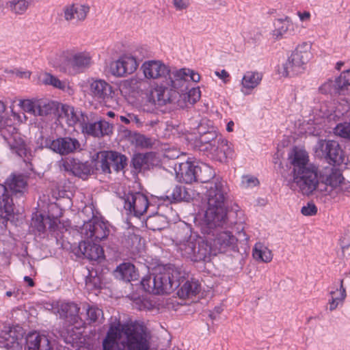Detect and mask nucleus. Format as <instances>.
I'll return each instance as SVG.
<instances>
[{"label":"nucleus","mask_w":350,"mask_h":350,"mask_svg":"<svg viewBox=\"0 0 350 350\" xmlns=\"http://www.w3.org/2000/svg\"><path fill=\"white\" fill-rule=\"evenodd\" d=\"M200 79V74L190 68L174 69L170 77L153 85L148 100L161 106L167 103L176 104L180 108L192 106L200 99V88H193L186 92L184 90L189 81L198 83Z\"/></svg>","instance_id":"1"},{"label":"nucleus","mask_w":350,"mask_h":350,"mask_svg":"<svg viewBox=\"0 0 350 350\" xmlns=\"http://www.w3.org/2000/svg\"><path fill=\"white\" fill-rule=\"evenodd\" d=\"M205 198L206 207L195 218L196 223L204 234H209L217 226H222L227 217V202L230 189L221 178H216L208 183Z\"/></svg>","instance_id":"2"},{"label":"nucleus","mask_w":350,"mask_h":350,"mask_svg":"<svg viewBox=\"0 0 350 350\" xmlns=\"http://www.w3.org/2000/svg\"><path fill=\"white\" fill-rule=\"evenodd\" d=\"M84 212H90L92 218L88 221H84L81 228L80 233L84 240L79 243V250L85 258L90 260H98L103 258L104 251L96 243L106 239L109 230L106 224L93 216V211L90 207H85L83 211V213Z\"/></svg>","instance_id":"3"},{"label":"nucleus","mask_w":350,"mask_h":350,"mask_svg":"<svg viewBox=\"0 0 350 350\" xmlns=\"http://www.w3.org/2000/svg\"><path fill=\"white\" fill-rule=\"evenodd\" d=\"M183 273L175 267H158L153 273V278L144 277L141 286L147 293L153 294H170L180 284Z\"/></svg>","instance_id":"4"},{"label":"nucleus","mask_w":350,"mask_h":350,"mask_svg":"<svg viewBox=\"0 0 350 350\" xmlns=\"http://www.w3.org/2000/svg\"><path fill=\"white\" fill-rule=\"evenodd\" d=\"M63 55L64 59L59 66V70L70 76L85 72L94 64L91 52L86 50H66L63 52Z\"/></svg>","instance_id":"5"},{"label":"nucleus","mask_w":350,"mask_h":350,"mask_svg":"<svg viewBox=\"0 0 350 350\" xmlns=\"http://www.w3.org/2000/svg\"><path fill=\"white\" fill-rule=\"evenodd\" d=\"M103 350H131V325L111 323L103 341Z\"/></svg>","instance_id":"6"},{"label":"nucleus","mask_w":350,"mask_h":350,"mask_svg":"<svg viewBox=\"0 0 350 350\" xmlns=\"http://www.w3.org/2000/svg\"><path fill=\"white\" fill-rule=\"evenodd\" d=\"M310 43L299 44L288 57L285 64L279 68L278 73L284 77H291L302 72L305 65L312 58Z\"/></svg>","instance_id":"7"},{"label":"nucleus","mask_w":350,"mask_h":350,"mask_svg":"<svg viewBox=\"0 0 350 350\" xmlns=\"http://www.w3.org/2000/svg\"><path fill=\"white\" fill-rule=\"evenodd\" d=\"M205 243L202 237L191 232L178 239L176 246L183 256L193 261H198L204 260L208 256V248L205 246Z\"/></svg>","instance_id":"8"},{"label":"nucleus","mask_w":350,"mask_h":350,"mask_svg":"<svg viewBox=\"0 0 350 350\" xmlns=\"http://www.w3.org/2000/svg\"><path fill=\"white\" fill-rule=\"evenodd\" d=\"M346 189L345 179L338 170L326 168L321 176L318 191L324 195L335 197Z\"/></svg>","instance_id":"9"},{"label":"nucleus","mask_w":350,"mask_h":350,"mask_svg":"<svg viewBox=\"0 0 350 350\" xmlns=\"http://www.w3.org/2000/svg\"><path fill=\"white\" fill-rule=\"evenodd\" d=\"M88 94L94 100L104 105L111 103L114 97L112 85L102 79L91 78L88 80Z\"/></svg>","instance_id":"10"},{"label":"nucleus","mask_w":350,"mask_h":350,"mask_svg":"<svg viewBox=\"0 0 350 350\" xmlns=\"http://www.w3.org/2000/svg\"><path fill=\"white\" fill-rule=\"evenodd\" d=\"M237 241V238L228 231L217 233L213 238H209L206 241L205 246L208 248V256L224 253L232 249Z\"/></svg>","instance_id":"11"},{"label":"nucleus","mask_w":350,"mask_h":350,"mask_svg":"<svg viewBox=\"0 0 350 350\" xmlns=\"http://www.w3.org/2000/svg\"><path fill=\"white\" fill-rule=\"evenodd\" d=\"M293 178V183L304 195L309 196L316 189L318 190L319 182L316 167L294 174Z\"/></svg>","instance_id":"12"},{"label":"nucleus","mask_w":350,"mask_h":350,"mask_svg":"<svg viewBox=\"0 0 350 350\" xmlns=\"http://www.w3.org/2000/svg\"><path fill=\"white\" fill-rule=\"evenodd\" d=\"M314 150L317 157L325 158L334 163L340 164L343 161L342 150L336 141L320 139Z\"/></svg>","instance_id":"13"},{"label":"nucleus","mask_w":350,"mask_h":350,"mask_svg":"<svg viewBox=\"0 0 350 350\" xmlns=\"http://www.w3.org/2000/svg\"><path fill=\"white\" fill-rule=\"evenodd\" d=\"M2 134L13 153L23 158L25 161L30 159L31 156V151L27 148L21 133L14 127L9 126L8 129L2 131Z\"/></svg>","instance_id":"14"},{"label":"nucleus","mask_w":350,"mask_h":350,"mask_svg":"<svg viewBox=\"0 0 350 350\" xmlns=\"http://www.w3.org/2000/svg\"><path fill=\"white\" fill-rule=\"evenodd\" d=\"M126 157L113 151H101L98 153L97 165L104 173L110 174L112 168L118 172L126 166Z\"/></svg>","instance_id":"15"},{"label":"nucleus","mask_w":350,"mask_h":350,"mask_svg":"<svg viewBox=\"0 0 350 350\" xmlns=\"http://www.w3.org/2000/svg\"><path fill=\"white\" fill-rule=\"evenodd\" d=\"M90 12L88 3H72L63 7L61 15L67 23L79 25L85 21Z\"/></svg>","instance_id":"16"},{"label":"nucleus","mask_w":350,"mask_h":350,"mask_svg":"<svg viewBox=\"0 0 350 350\" xmlns=\"http://www.w3.org/2000/svg\"><path fill=\"white\" fill-rule=\"evenodd\" d=\"M151 339L150 330L144 321L133 322V350H149Z\"/></svg>","instance_id":"17"},{"label":"nucleus","mask_w":350,"mask_h":350,"mask_svg":"<svg viewBox=\"0 0 350 350\" xmlns=\"http://www.w3.org/2000/svg\"><path fill=\"white\" fill-rule=\"evenodd\" d=\"M144 77L146 79H159L164 78L165 79L170 77L172 73L169 66L164 64L161 60H147L145 61L140 67Z\"/></svg>","instance_id":"18"},{"label":"nucleus","mask_w":350,"mask_h":350,"mask_svg":"<svg viewBox=\"0 0 350 350\" xmlns=\"http://www.w3.org/2000/svg\"><path fill=\"white\" fill-rule=\"evenodd\" d=\"M23 334V329L20 326L4 327L0 332V347L8 350L20 349Z\"/></svg>","instance_id":"19"},{"label":"nucleus","mask_w":350,"mask_h":350,"mask_svg":"<svg viewBox=\"0 0 350 350\" xmlns=\"http://www.w3.org/2000/svg\"><path fill=\"white\" fill-rule=\"evenodd\" d=\"M80 126L82 133L84 135L92 136L94 137H101L104 135H109L113 133V126L105 120L96 122H90L88 120L80 122Z\"/></svg>","instance_id":"20"},{"label":"nucleus","mask_w":350,"mask_h":350,"mask_svg":"<svg viewBox=\"0 0 350 350\" xmlns=\"http://www.w3.org/2000/svg\"><path fill=\"white\" fill-rule=\"evenodd\" d=\"M288 161L293 166V173L296 174L307 169L316 167L310 163L309 155L302 147H293L288 153Z\"/></svg>","instance_id":"21"},{"label":"nucleus","mask_w":350,"mask_h":350,"mask_svg":"<svg viewBox=\"0 0 350 350\" xmlns=\"http://www.w3.org/2000/svg\"><path fill=\"white\" fill-rule=\"evenodd\" d=\"M49 148L61 155H66L81 150L79 140L74 137H59L47 143Z\"/></svg>","instance_id":"22"},{"label":"nucleus","mask_w":350,"mask_h":350,"mask_svg":"<svg viewBox=\"0 0 350 350\" xmlns=\"http://www.w3.org/2000/svg\"><path fill=\"white\" fill-rule=\"evenodd\" d=\"M263 74L257 70H247L239 81L240 92L245 96L252 94L260 85Z\"/></svg>","instance_id":"23"},{"label":"nucleus","mask_w":350,"mask_h":350,"mask_svg":"<svg viewBox=\"0 0 350 350\" xmlns=\"http://www.w3.org/2000/svg\"><path fill=\"white\" fill-rule=\"evenodd\" d=\"M273 29L270 35L275 40H281L286 35H293L295 33L296 24L288 16L278 18L273 22Z\"/></svg>","instance_id":"24"},{"label":"nucleus","mask_w":350,"mask_h":350,"mask_svg":"<svg viewBox=\"0 0 350 350\" xmlns=\"http://www.w3.org/2000/svg\"><path fill=\"white\" fill-rule=\"evenodd\" d=\"M215 146L211 148L210 154L217 160L224 162L227 159H233L235 157L234 146L227 139L219 137Z\"/></svg>","instance_id":"25"},{"label":"nucleus","mask_w":350,"mask_h":350,"mask_svg":"<svg viewBox=\"0 0 350 350\" xmlns=\"http://www.w3.org/2000/svg\"><path fill=\"white\" fill-rule=\"evenodd\" d=\"M176 178L180 183L191 184L197 181L196 164L187 161L176 165L174 167Z\"/></svg>","instance_id":"26"},{"label":"nucleus","mask_w":350,"mask_h":350,"mask_svg":"<svg viewBox=\"0 0 350 350\" xmlns=\"http://www.w3.org/2000/svg\"><path fill=\"white\" fill-rule=\"evenodd\" d=\"M215 131H207L200 135L198 137L193 138L192 136L188 137L189 143L200 151L207 152L208 154L211 152L213 146L217 144L216 140L219 137Z\"/></svg>","instance_id":"27"},{"label":"nucleus","mask_w":350,"mask_h":350,"mask_svg":"<svg viewBox=\"0 0 350 350\" xmlns=\"http://www.w3.org/2000/svg\"><path fill=\"white\" fill-rule=\"evenodd\" d=\"M79 307L75 303L57 302L53 306L55 314H59L61 319H67L70 323H75L79 319Z\"/></svg>","instance_id":"28"},{"label":"nucleus","mask_w":350,"mask_h":350,"mask_svg":"<svg viewBox=\"0 0 350 350\" xmlns=\"http://www.w3.org/2000/svg\"><path fill=\"white\" fill-rule=\"evenodd\" d=\"M348 109L347 103L345 101L338 105L336 103H323L319 108V116L322 118L335 120L343 116Z\"/></svg>","instance_id":"29"},{"label":"nucleus","mask_w":350,"mask_h":350,"mask_svg":"<svg viewBox=\"0 0 350 350\" xmlns=\"http://www.w3.org/2000/svg\"><path fill=\"white\" fill-rule=\"evenodd\" d=\"M131 57L129 55L121 56L118 59L111 62L105 68V72L116 77H124L129 72Z\"/></svg>","instance_id":"30"},{"label":"nucleus","mask_w":350,"mask_h":350,"mask_svg":"<svg viewBox=\"0 0 350 350\" xmlns=\"http://www.w3.org/2000/svg\"><path fill=\"white\" fill-rule=\"evenodd\" d=\"M347 297L346 289L343 286V280H340L339 286H334L329 293L327 304L329 310L334 311L342 306Z\"/></svg>","instance_id":"31"},{"label":"nucleus","mask_w":350,"mask_h":350,"mask_svg":"<svg viewBox=\"0 0 350 350\" xmlns=\"http://www.w3.org/2000/svg\"><path fill=\"white\" fill-rule=\"evenodd\" d=\"M28 350H53L49 338L38 332L29 333L26 337Z\"/></svg>","instance_id":"32"},{"label":"nucleus","mask_w":350,"mask_h":350,"mask_svg":"<svg viewBox=\"0 0 350 350\" xmlns=\"http://www.w3.org/2000/svg\"><path fill=\"white\" fill-rule=\"evenodd\" d=\"M252 256L258 262L267 263L272 260L273 255L267 246L258 242L254 245Z\"/></svg>","instance_id":"33"},{"label":"nucleus","mask_w":350,"mask_h":350,"mask_svg":"<svg viewBox=\"0 0 350 350\" xmlns=\"http://www.w3.org/2000/svg\"><path fill=\"white\" fill-rule=\"evenodd\" d=\"M148 201L146 196L140 191H133V212L136 217H139L147 210Z\"/></svg>","instance_id":"34"},{"label":"nucleus","mask_w":350,"mask_h":350,"mask_svg":"<svg viewBox=\"0 0 350 350\" xmlns=\"http://www.w3.org/2000/svg\"><path fill=\"white\" fill-rule=\"evenodd\" d=\"M197 181L206 183H210L214 178H216L214 170L208 164L200 163L196 164Z\"/></svg>","instance_id":"35"},{"label":"nucleus","mask_w":350,"mask_h":350,"mask_svg":"<svg viewBox=\"0 0 350 350\" xmlns=\"http://www.w3.org/2000/svg\"><path fill=\"white\" fill-rule=\"evenodd\" d=\"M33 0H8L6 8L15 15H23L26 13Z\"/></svg>","instance_id":"36"},{"label":"nucleus","mask_w":350,"mask_h":350,"mask_svg":"<svg viewBox=\"0 0 350 350\" xmlns=\"http://www.w3.org/2000/svg\"><path fill=\"white\" fill-rule=\"evenodd\" d=\"M59 118L64 120L68 126H74L79 120V116L75 111L74 107L67 105H62L59 111Z\"/></svg>","instance_id":"37"},{"label":"nucleus","mask_w":350,"mask_h":350,"mask_svg":"<svg viewBox=\"0 0 350 350\" xmlns=\"http://www.w3.org/2000/svg\"><path fill=\"white\" fill-rule=\"evenodd\" d=\"M7 183L14 195L23 193L27 190V179L23 175H14Z\"/></svg>","instance_id":"38"},{"label":"nucleus","mask_w":350,"mask_h":350,"mask_svg":"<svg viewBox=\"0 0 350 350\" xmlns=\"http://www.w3.org/2000/svg\"><path fill=\"white\" fill-rule=\"evenodd\" d=\"M59 163L62 170L70 172L75 176H80L83 172V167H84L83 163L73 158L62 159Z\"/></svg>","instance_id":"39"},{"label":"nucleus","mask_w":350,"mask_h":350,"mask_svg":"<svg viewBox=\"0 0 350 350\" xmlns=\"http://www.w3.org/2000/svg\"><path fill=\"white\" fill-rule=\"evenodd\" d=\"M200 290V285L198 281H187L178 290V296L185 299L195 296Z\"/></svg>","instance_id":"40"},{"label":"nucleus","mask_w":350,"mask_h":350,"mask_svg":"<svg viewBox=\"0 0 350 350\" xmlns=\"http://www.w3.org/2000/svg\"><path fill=\"white\" fill-rule=\"evenodd\" d=\"M167 225V218L162 215L149 217L146 221V226L152 230H160Z\"/></svg>","instance_id":"41"},{"label":"nucleus","mask_w":350,"mask_h":350,"mask_svg":"<svg viewBox=\"0 0 350 350\" xmlns=\"http://www.w3.org/2000/svg\"><path fill=\"white\" fill-rule=\"evenodd\" d=\"M116 278L125 282H130L131 280V263L123 262L116 267L113 271Z\"/></svg>","instance_id":"42"},{"label":"nucleus","mask_w":350,"mask_h":350,"mask_svg":"<svg viewBox=\"0 0 350 350\" xmlns=\"http://www.w3.org/2000/svg\"><path fill=\"white\" fill-rule=\"evenodd\" d=\"M12 199L8 194L6 187L0 184V210H3L8 215L13 213Z\"/></svg>","instance_id":"43"},{"label":"nucleus","mask_w":350,"mask_h":350,"mask_svg":"<svg viewBox=\"0 0 350 350\" xmlns=\"http://www.w3.org/2000/svg\"><path fill=\"white\" fill-rule=\"evenodd\" d=\"M57 107L54 103L44 100H38L36 116H48L49 114L54 113Z\"/></svg>","instance_id":"44"},{"label":"nucleus","mask_w":350,"mask_h":350,"mask_svg":"<svg viewBox=\"0 0 350 350\" xmlns=\"http://www.w3.org/2000/svg\"><path fill=\"white\" fill-rule=\"evenodd\" d=\"M40 82L44 85H51L55 88L64 90L66 88V83L61 81L56 77L50 73L45 72L39 77Z\"/></svg>","instance_id":"45"},{"label":"nucleus","mask_w":350,"mask_h":350,"mask_svg":"<svg viewBox=\"0 0 350 350\" xmlns=\"http://www.w3.org/2000/svg\"><path fill=\"white\" fill-rule=\"evenodd\" d=\"M152 307L153 304L146 295H142L138 297H133V309L147 310H150Z\"/></svg>","instance_id":"46"},{"label":"nucleus","mask_w":350,"mask_h":350,"mask_svg":"<svg viewBox=\"0 0 350 350\" xmlns=\"http://www.w3.org/2000/svg\"><path fill=\"white\" fill-rule=\"evenodd\" d=\"M336 88L345 90H350V70L342 72L336 79Z\"/></svg>","instance_id":"47"},{"label":"nucleus","mask_w":350,"mask_h":350,"mask_svg":"<svg viewBox=\"0 0 350 350\" xmlns=\"http://www.w3.org/2000/svg\"><path fill=\"white\" fill-rule=\"evenodd\" d=\"M334 132L336 135L350 140V122H345L338 124Z\"/></svg>","instance_id":"48"},{"label":"nucleus","mask_w":350,"mask_h":350,"mask_svg":"<svg viewBox=\"0 0 350 350\" xmlns=\"http://www.w3.org/2000/svg\"><path fill=\"white\" fill-rule=\"evenodd\" d=\"M19 106L23 111L33 116H36V108L38 107V100H21Z\"/></svg>","instance_id":"49"},{"label":"nucleus","mask_w":350,"mask_h":350,"mask_svg":"<svg viewBox=\"0 0 350 350\" xmlns=\"http://www.w3.org/2000/svg\"><path fill=\"white\" fill-rule=\"evenodd\" d=\"M148 155L137 154L133 157V167L138 171L148 167Z\"/></svg>","instance_id":"50"},{"label":"nucleus","mask_w":350,"mask_h":350,"mask_svg":"<svg viewBox=\"0 0 350 350\" xmlns=\"http://www.w3.org/2000/svg\"><path fill=\"white\" fill-rule=\"evenodd\" d=\"M149 55V51L146 46H137L133 55V60L135 61V68L138 66L137 62H141L143 59L147 57Z\"/></svg>","instance_id":"51"},{"label":"nucleus","mask_w":350,"mask_h":350,"mask_svg":"<svg viewBox=\"0 0 350 350\" xmlns=\"http://www.w3.org/2000/svg\"><path fill=\"white\" fill-rule=\"evenodd\" d=\"M119 89L120 93L126 99L129 100L131 98V80L124 79L120 82Z\"/></svg>","instance_id":"52"},{"label":"nucleus","mask_w":350,"mask_h":350,"mask_svg":"<svg viewBox=\"0 0 350 350\" xmlns=\"http://www.w3.org/2000/svg\"><path fill=\"white\" fill-rule=\"evenodd\" d=\"M87 315L90 322H96L103 317V311L96 307H88L87 308Z\"/></svg>","instance_id":"53"},{"label":"nucleus","mask_w":350,"mask_h":350,"mask_svg":"<svg viewBox=\"0 0 350 350\" xmlns=\"http://www.w3.org/2000/svg\"><path fill=\"white\" fill-rule=\"evenodd\" d=\"M336 79L334 81L329 80L320 87L319 90L323 94L342 92V90L336 88Z\"/></svg>","instance_id":"54"},{"label":"nucleus","mask_w":350,"mask_h":350,"mask_svg":"<svg viewBox=\"0 0 350 350\" xmlns=\"http://www.w3.org/2000/svg\"><path fill=\"white\" fill-rule=\"evenodd\" d=\"M241 183L245 188H252L258 185L259 181L257 178L247 175L243 177Z\"/></svg>","instance_id":"55"},{"label":"nucleus","mask_w":350,"mask_h":350,"mask_svg":"<svg viewBox=\"0 0 350 350\" xmlns=\"http://www.w3.org/2000/svg\"><path fill=\"white\" fill-rule=\"evenodd\" d=\"M317 207L312 202H308L301 208V213L305 216H313L317 213Z\"/></svg>","instance_id":"56"},{"label":"nucleus","mask_w":350,"mask_h":350,"mask_svg":"<svg viewBox=\"0 0 350 350\" xmlns=\"http://www.w3.org/2000/svg\"><path fill=\"white\" fill-rule=\"evenodd\" d=\"M172 196L176 200H187L185 188L176 187L173 191Z\"/></svg>","instance_id":"57"},{"label":"nucleus","mask_w":350,"mask_h":350,"mask_svg":"<svg viewBox=\"0 0 350 350\" xmlns=\"http://www.w3.org/2000/svg\"><path fill=\"white\" fill-rule=\"evenodd\" d=\"M135 139L137 145L142 146H148L150 144L149 139L145 138L144 135H138L135 133L133 135V140Z\"/></svg>","instance_id":"58"},{"label":"nucleus","mask_w":350,"mask_h":350,"mask_svg":"<svg viewBox=\"0 0 350 350\" xmlns=\"http://www.w3.org/2000/svg\"><path fill=\"white\" fill-rule=\"evenodd\" d=\"M173 5L176 10H186L189 5V0H173Z\"/></svg>","instance_id":"59"},{"label":"nucleus","mask_w":350,"mask_h":350,"mask_svg":"<svg viewBox=\"0 0 350 350\" xmlns=\"http://www.w3.org/2000/svg\"><path fill=\"white\" fill-rule=\"evenodd\" d=\"M297 15L302 23H308L310 21L311 14L308 11H298Z\"/></svg>","instance_id":"60"},{"label":"nucleus","mask_w":350,"mask_h":350,"mask_svg":"<svg viewBox=\"0 0 350 350\" xmlns=\"http://www.w3.org/2000/svg\"><path fill=\"white\" fill-rule=\"evenodd\" d=\"M215 74L220 79H221L224 81V83H226L228 82L230 75L226 70L215 71Z\"/></svg>","instance_id":"61"},{"label":"nucleus","mask_w":350,"mask_h":350,"mask_svg":"<svg viewBox=\"0 0 350 350\" xmlns=\"http://www.w3.org/2000/svg\"><path fill=\"white\" fill-rule=\"evenodd\" d=\"M135 241H138V245L136 247L137 252H142L143 250H144L145 241H142L140 238L135 235L134 237H133V244Z\"/></svg>","instance_id":"62"},{"label":"nucleus","mask_w":350,"mask_h":350,"mask_svg":"<svg viewBox=\"0 0 350 350\" xmlns=\"http://www.w3.org/2000/svg\"><path fill=\"white\" fill-rule=\"evenodd\" d=\"M124 208L126 211V214L129 215L131 212V202L129 199L124 200Z\"/></svg>","instance_id":"63"},{"label":"nucleus","mask_w":350,"mask_h":350,"mask_svg":"<svg viewBox=\"0 0 350 350\" xmlns=\"http://www.w3.org/2000/svg\"><path fill=\"white\" fill-rule=\"evenodd\" d=\"M24 280L28 284V286H34V282L33 281V280L29 277V276H25L24 277Z\"/></svg>","instance_id":"64"}]
</instances>
